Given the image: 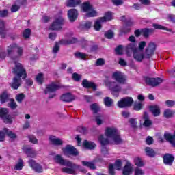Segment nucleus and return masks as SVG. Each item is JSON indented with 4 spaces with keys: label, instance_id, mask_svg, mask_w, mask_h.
I'll use <instances>...</instances> for the list:
<instances>
[{
    "label": "nucleus",
    "instance_id": "obj_1",
    "mask_svg": "<svg viewBox=\"0 0 175 175\" xmlns=\"http://www.w3.org/2000/svg\"><path fill=\"white\" fill-rule=\"evenodd\" d=\"M105 136L108 140L109 139L114 144H121L122 143V138H121L118 130L114 127H107L105 130Z\"/></svg>",
    "mask_w": 175,
    "mask_h": 175
},
{
    "label": "nucleus",
    "instance_id": "obj_2",
    "mask_svg": "<svg viewBox=\"0 0 175 175\" xmlns=\"http://www.w3.org/2000/svg\"><path fill=\"white\" fill-rule=\"evenodd\" d=\"M61 88L59 85L53 82L48 85H45V89L44 90V94L45 95H49V98L50 99H53V98H55L57 96L56 91H58Z\"/></svg>",
    "mask_w": 175,
    "mask_h": 175
},
{
    "label": "nucleus",
    "instance_id": "obj_3",
    "mask_svg": "<svg viewBox=\"0 0 175 175\" xmlns=\"http://www.w3.org/2000/svg\"><path fill=\"white\" fill-rule=\"evenodd\" d=\"M12 73L20 79H27V70H25L24 66L19 62H15V66L13 68Z\"/></svg>",
    "mask_w": 175,
    "mask_h": 175
},
{
    "label": "nucleus",
    "instance_id": "obj_4",
    "mask_svg": "<svg viewBox=\"0 0 175 175\" xmlns=\"http://www.w3.org/2000/svg\"><path fill=\"white\" fill-rule=\"evenodd\" d=\"M14 51H16L17 57H23V54L24 53V49H23V46H21L16 43H12L7 47V54L9 57L13 55Z\"/></svg>",
    "mask_w": 175,
    "mask_h": 175
},
{
    "label": "nucleus",
    "instance_id": "obj_5",
    "mask_svg": "<svg viewBox=\"0 0 175 175\" xmlns=\"http://www.w3.org/2000/svg\"><path fill=\"white\" fill-rule=\"evenodd\" d=\"M75 169H79V172H81L82 173H87V170L73 163H72V167H62L61 170L63 173H67V174H76Z\"/></svg>",
    "mask_w": 175,
    "mask_h": 175
},
{
    "label": "nucleus",
    "instance_id": "obj_6",
    "mask_svg": "<svg viewBox=\"0 0 175 175\" xmlns=\"http://www.w3.org/2000/svg\"><path fill=\"white\" fill-rule=\"evenodd\" d=\"M155 50H157V44L154 42H149L145 49V59H150L155 54Z\"/></svg>",
    "mask_w": 175,
    "mask_h": 175
},
{
    "label": "nucleus",
    "instance_id": "obj_7",
    "mask_svg": "<svg viewBox=\"0 0 175 175\" xmlns=\"http://www.w3.org/2000/svg\"><path fill=\"white\" fill-rule=\"evenodd\" d=\"M65 24V19L62 16H59L58 18H56L53 23L51 25L49 29L51 31H58L62 28V25Z\"/></svg>",
    "mask_w": 175,
    "mask_h": 175
},
{
    "label": "nucleus",
    "instance_id": "obj_8",
    "mask_svg": "<svg viewBox=\"0 0 175 175\" xmlns=\"http://www.w3.org/2000/svg\"><path fill=\"white\" fill-rule=\"evenodd\" d=\"M111 78L118 84H126V76L121 72V71L113 72Z\"/></svg>",
    "mask_w": 175,
    "mask_h": 175
},
{
    "label": "nucleus",
    "instance_id": "obj_9",
    "mask_svg": "<svg viewBox=\"0 0 175 175\" xmlns=\"http://www.w3.org/2000/svg\"><path fill=\"white\" fill-rule=\"evenodd\" d=\"M98 141L100 142L102 148H101V152L103 155H105V157H107L109 155V149L105 146L107 144H109L110 143V139H107L103 135H100L98 137Z\"/></svg>",
    "mask_w": 175,
    "mask_h": 175
},
{
    "label": "nucleus",
    "instance_id": "obj_10",
    "mask_svg": "<svg viewBox=\"0 0 175 175\" xmlns=\"http://www.w3.org/2000/svg\"><path fill=\"white\" fill-rule=\"evenodd\" d=\"M133 98L132 97H124L118 102V106L120 109L124 107H131L133 105Z\"/></svg>",
    "mask_w": 175,
    "mask_h": 175
},
{
    "label": "nucleus",
    "instance_id": "obj_11",
    "mask_svg": "<svg viewBox=\"0 0 175 175\" xmlns=\"http://www.w3.org/2000/svg\"><path fill=\"white\" fill-rule=\"evenodd\" d=\"M105 83L106 87H108L111 92H121L122 88L118 82L105 81Z\"/></svg>",
    "mask_w": 175,
    "mask_h": 175
},
{
    "label": "nucleus",
    "instance_id": "obj_12",
    "mask_svg": "<svg viewBox=\"0 0 175 175\" xmlns=\"http://www.w3.org/2000/svg\"><path fill=\"white\" fill-rule=\"evenodd\" d=\"M53 161L55 163L61 165L62 166H67L68 167H72V163L68 160L63 159L62 156L57 154L53 157Z\"/></svg>",
    "mask_w": 175,
    "mask_h": 175
},
{
    "label": "nucleus",
    "instance_id": "obj_13",
    "mask_svg": "<svg viewBox=\"0 0 175 175\" xmlns=\"http://www.w3.org/2000/svg\"><path fill=\"white\" fill-rule=\"evenodd\" d=\"M28 163L30 167H31L36 173H43V166H42L40 163H37L36 161L30 159L29 160Z\"/></svg>",
    "mask_w": 175,
    "mask_h": 175
},
{
    "label": "nucleus",
    "instance_id": "obj_14",
    "mask_svg": "<svg viewBox=\"0 0 175 175\" xmlns=\"http://www.w3.org/2000/svg\"><path fill=\"white\" fill-rule=\"evenodd\" d=\"M62 151L64 155H73L74 157L79 155V151L71 145H67L65 148H63Z\"/></svg>",
    "mask_w": 175,
    "mask_h": 175
},
{
    "label": "nucleus",
    "instance_id": "obj_15",
    "mask_svg": "<svg viewBox=\"0 0 175 175\" xmlns=\"http://www.w3.org/2000/svg\"><path fill=\"white\" fill-rule=\"evenodd\" d=\"M144 80L148 85H151L152 87H157L163 81L161 78H150L147 77L144 78Z\"/></svg>",
    "mask_w": 175,
    "mask_h": 175
},
{
    "label": "nucleus",
    "instance_id": "obj_16",
    "mask_svg": "<svg viewBox=\"0 0 175 175\" xmlns=\"http://www.w3.org/2000/svg\"><path fill=\"white\" fill-rule=\"evenodd\" d=\"M67 15L70 23H75L77 20V17H79V12L77 10L72 8L68 11Z\"/></svg>",
    "mask_w": 175,
    "mask_h": 175
},
{
    "label": "nucleus",
    "instance_id": "obj_17",
    "mask_svg": "<svg viewBox=\"0 0 175 175\" xmlns=\"http://www.w3.org/2000/svg\"><path fill=\"white\" fill-rule=\"evenodd\" d=\"M60 100L62 102H66L67 103H70V102H73L76 100V96L72 94V93H65L62 94L60 97Z\"/></svg>",
    "mask_w": 175,
    "mask_h": 175
},
{
    "label": "nucleus",
    "instance_id": "obj_18",
    "mask_svg": "<svg viewBox=\"0 0 175 175\" xmlns=\"http://www.w3.org/2000/svg\"><path fill=\"white\" fill-rule=\"evenodd\" d=\"M49 143L51 146L58 147L64 144V141L55 135H51L49 136Z\"/></svg>",
    "mask_w": 175,
    "mask_h": 175
},
{
    "label": "nucleus",
    "instance_id": "obj_19",
    "mask_svg": "<svg viewBox=\"0 0 175 175\" xmlns=\"http://www.w3.org/2000/svg\"><path fill=\"white\" fill-rule=\"evenodd\" d=\"M23 150L25 154H27L29 158H36V155H38L36 150H33V148L31 146H24Z\"/></svg>",
    "mask_w": 175,
    "mask_h": 175
},
{
    "label": "nucleus",
    "instance_id": "obj_20",
    "mask_svg": "<svg viewBox=\"0 0 175 175\" xmlns=\"http://www.w3.org/2000/svg\"><path fill=\"white\" fill-rule=\"evenodd\" d=\"M133 173V165L131 162L127 161L123 168V175H131Z\"/></svg>",
    "mask_w": 175,
    "mask_h": 175
},
{
    "label": "nucleus",
    "instance_id": "obj_21",
    "mask_svg": "<svg viewBox=\"0 0 175 175\" xmlns=\"http://www.w3.org/2000/svg\"><path fill=\"white\" fill-rule=\"evenodd\" d=\"M138 49H139V48H137L136 43H129L125 47V51H126V54L129 55H131V54H133Z\"/></svg>",
    "mask_w": 175,
    "mask_h": 175
},
{
    "label": "nucleus",
    "instance_id": "obj_22",
    "mask_svg": "<svg viewBox=\"0 0 175 175\" xmlns=\"http://www.w3.org/2000/svg\"><path fill=\"white\" fill-rule=\"evenodd\" d=\"M134 59H136L137 62H142L144 58H146V53H143L142 50L138 49L136 52L133 53Z\"/></svg>",
    "mask_w": 175,
    "mask_h": 175
},
{
    "label": "nucleus",
    "instance_id": "obj_23",
    "mask_svg": "<svg viewBox=\"0 0 175 175\" xmlns=\"http://www.w3.org/2000/svg\"><path fill=\"white\" fill-rule=\"evenodd\" d=\"M163 163H165V165H168L169 166H172V165H173V162L174 161V157L173 156V154H165L163 157Z\"/></svg>",
    "mask_w": 175,
    "mask_h": 175
},
{
    "label": "nucleus",
    "instance_id": "obj_24",
    "mask_svg": "<svg viewBox=\"0 0 175 175\" xmlns=\"http://www.w3.org/2000/svg\"><path fill=\"white\" fill-rule=\"evenodd\" d=\"M20 85H21V78L18 77H14L11 83V88H13V90H18Z\"/></svg>",
    "mask_w": 175,
    "mask_h": 175
},
{
    "label": "nucleus",
    "instance_id": "obj_25",
    "mask_svg": "<svg viewBox=\"0 0 175 175\" xmlns=\"http://www.w3.org/2000/svg\"><path fill=\"white\" fill-rule=\"evenodd\" d=\"M150 110L154 117H159V116H161V108L159 107V106H151L150 107Z\"/></svg>",
    "mask_w": 175,
    "mask_h": 175
},
{
    "label": "nucleus",
    "instance_id": "obj_26",
    "mask_svg": "<svg viewBox=\"0 0 175 175\" xmlns=\"http://www.w3.org/2000/svg\"><path fill=\"white\" fill-rule=\"evenodd\" d=\"M143 118L144 121V126L148 128V126H151V125H152V122L151 120H150V117L148 116V113H147V112L144 113Z\"/></svg>",
    "mask_w": 175,
    "mask_h": 175
},
{
    "label": "nucleus",
    "instance_id": "obj_27",
    "mask_svg": "<svg viewBox=\"0 0 175 175\" xmlns=\"http://www.w3.org/2000/svg\"><path fill=\"white\" fill-rule=\"evenodd\" d=\"M82 85L84 88H92V90H96V85L94 82H91L87 79H84L82 81Z\"/></svg>",
    "mask_w": 175,
    "mask_h": 175
},
{
    "label": "nucleus",
    "instance_id": "obj_28",
    "mask_svg": "<svg viewBox=\"0 0 175 175\" xmlns=\"http://www.w3.org/2000/svg\"><path fill=\"white\" fill-rule=\"evenodd\" d=\"M0 36L3 39L6 36V25L2 20L0 21Z\"/></svg>",
    "mask_w": 175,
    "mask_h": 175
},
{
    "label": "nucleus",
    "instance_id": "obj_29",
    "mask_svg": "<svg viewBox=\"0 0 175 175\" xmlns=\"http://www.w3.org/2000/svg\"><path fill=\"white\" fill-rule=\"evenodd\" d=\"M100 21L106 23V21H111L113 20V14L111 12H107L105 14L103 17L100 18Z\"/></svg>",
    "mask_w": 175,
    "mask_h": 175
},
{
    "label": "nucleus",
    "instance_id": "obj_30",
    "mask_svg": "<svg viewBox=\"0 0 175 175\" xmlns=\"http://www.w3.org/2000/svg\"><path fill=\"white\" fill-rule=\"evenodd\" d=\"M134 164L137 167H143L144 166V161H143V159L142 158L137 157L134 158L133 160Z\"/></svg>",
    "mask_w": 175,
    "mask_h": 175
},
{
    "label": "nucleus",
    "instance_id": "obj_31",
    "mask_svg": "<svg viewBox=\"0 0 175 175\" xmlns=\"http://www.w3.org/2000/svg\"><path fill=\"white\" fill-rule=\"evenodd\" d=\"M145 152L147 157H150V158H154L157 155V152L150 147L145 148Z\"/></svg>",
    "mask_w": 175,
    "mask_h": 175
},
{
    "label": "nucleus",
    "instance_id": "obj_32",
    "mask_svg": "<svg viewBox=\"0 0 175 175\" xmlns=\"http://www.w3.org/2000/svg\"><path fill=\"white\" fill-rule=\"evenodd\" d=\"M81 3V1L80 0H68L67 6L69 8H76V6H79Z\"/></svg>",
    "mask_w": 175,
    "mask_h": 175
},
{
    "label": "nucleus",
    "instance_id": "obj_33",
    "mask_svg": "<svg viewBox=\"0 0 175 175\" xmlns=\"http://www.w3.org/2000/svg\"><path fill=\"white\" fill-rule=\"evenodd\" d=\"M83 144V146L85 148H88V150H94V148L96 147V145L95 144V143L92 142H88L87 140H85Z\"/></svg>",
    "mask_w": 175,
    "mask_h": 175
},
{
    "label": "nucleus",
    "instance_id": "obj_34",
    "mask_svg": "<svg viewBox=\"0 0 175 175\" xmlns=\"http://www.w3.org/2000/svg\"><path fill=\"white\" fill-rule=\"evenodd\" d=\"M95 121H96L97 125H98V126L102 125L103 124V122H105V116H103V115H102V114H97L95 116Z\"/></svg>",
    "mask_w": 175,
    "mask_h": 175
},
{
    "label": "nucleus",
    "instance_id": "obj_35",
    "mask_svg": "<svg viewBox=\"0 0 175 175\" xmlns=\"http://www.w3.org/2000/svg\"><path fill=\"white\" fill-rule=\"evenodd\" d=\"M73 43H77V38H71L69 40H62L60 44H72Z\"/></svg>",
    "mask_w": 175,
    "mask_h": 175
},
{
    "label": "nucleus",
    "instance_id": "obj_36",
    "mask_svg": "<svg viewBox=\"0 0 175 175\" xmlns=\"http://www.w3.org/2000/svg\"><path fill=\"white\" fill-rule=\"evenodd\" d=\"M81 163L83 166H86L87 167H89V169H92V170H95L96 169V167L95 166V163L94 162H90V161H81Z\"/></svg>",
    "mask_w": 175,
    "mask_h": 175
},
{
    "label": "nucleus",
    "instance_id": "obj_37",
    "mask_svg": "<svg viewBox=\"0 0 175 175\" xmlns=\"http://www.w3.org/2000/svg\"><path fill=\"white\" fill-rule=\"evenodd\" d=\"M142 35L144 36V38L148 37L149 35H151L154 32L153 29H142L141 30Z\"/></svg>",
    "mask_w": 175,
    "mask_h": 175
},
{
    "label": "nucleus",
    "instance_id": "obj_38",
    "mask_svg": "<svg viewBox=\"0 0 175 175\" xmlns=\"http://www.w3.org/2000/svg\"><path fill=\"white\" fill-rule=\"evenodd\" d=\"M102 23H103V21H100V18L95 21L94 25L95 31H100L102 29Z\"/></svg>",
    "mask_w": 175,
    "mask_h": 175
},
{
    "label": "nucleus",
    "instance_id": "obj_39",
    "mask_svg": "<svg viewBox=\"0 0 175 175\" xmlns=\"http://www.w3.org/2000/svg\"><path fill=\"white\" fill-rule=\"evenodd\" d=\"M75 57L79 59H87L88 55L81 52H76L75 53Z\"/></svg>",
    "mask_w": 175,
    "mask_h": 175
},
{
    "label": "nucleus",
    "instance_id": "obj_40",
    "mask_svg": "<svg viewBox=\"0 0 175 175\" xmlns=\"http://www.w3.org/2000/svg\"><path fill=\"white\" fill-rule=\"evenodd\" d=\"M23 167H24V161H23L21 159H19L17 163L15 165L14 169L15 170H21Z\"/></svg>",
    "mask_w": 175,
    "mask_h": 175
},
{
    "label": "nucleus",
    "instance_id": "obj_41",
    "mask_svg": "<svg viewBox=\"0 0 175 175\" xmlns=\"http://www.w3.org/2000/svg\"><path fill=\"white\" fill-rule=\"evenodd\" d=\"M96 16H98V12H96L93 7L86 14V17H96Z\"/></svg>",
    "mask_w": 175,
    "mask_h": 175
},
{
    "label": "nucleus",
    "instance_id": "obj_42",
    "mask_svg": "<svg viewBox=\"0 0 175 175\" xmlns=\"http://www.w3.org/2000/svg\"><path fill=\"white\" fill-rule=\"evenodd\" d=\"M113 99H111V98L110 97H105L104 98V104L107 107H111V106H113Z\"/></svg>",
    "mask_w": 175,
    "mask_h": 175
},
{
    "label": "nucleus",
    "instance_id": "obj_43",
    "mask_svg": "<svg viewBox=\"0 0 175 175\" xmlns=\"http://www.w3.org/2000/svg\"><path fill=\"white\" fill-rule=\"evenodd\" d=\"M152 27L155 28V29H163V31H167L168 32H172V29L167 28L166 27L162 26L158 24H153Z\"/></svg>",
    "mask_w": 175,
    "mask_h": 175
},
{
    "label": "nucleus",
    "instance_id": "obj_44",
    "mask_svg": "<svg viewBox=\"0 0 175 175\" xmlns=\"http://www.w3.org/2000/svg\"><path fill=\"white\" fill-rule=\"evenodd\" d=\"M9 100V94L7 93H3L0 96V102L1 103H5V102H8Z\"/></svg>",
    "mask_w": 175,
    "mask_h": 175
},
{
    "label": "nucleus",
    "instance_id": "obj_45",
    "mask_svg": "<svg viewBox=\"0 0 175 175\" xmlns=\"http://www.w3.org/2000/svg\"><path fill=\"white\" fill-rule=\"evenodd\" d=\"M36 80L38 84H43V81H44V77H43V74L39 73L36 76Z\"/></svg>",
    "mask_w": 175,
    "mask_h": 175
},
{
    "label": "nucleus",
    "instance_id": "obj_46",
    "mask_svg": "<svg viewBox=\"0 0 175 175\" xmlns=\"http://www.w3.org/2000/svg\"><path fill=\"white\" fill-rule=\"evenodd\" d=\"M9 114V110L6 108H0V117L3 118Z\"/></svg>",
    "mask_w": 175,
    "mask_h": 175
},
{
    "label": "nucleus",
    "instance_id": "obj_47",
    "mask_svg": "<svg viewBox=\"0 0 175 175\" xmlns=\"http://www.w3.org/2000/svg\"><path fill=\"white\" fill-rule=\"evenodd\" d=\"M92 25V23L88 21L85 23H83L80 25V28L82 29H90Z\"/></svg>",
    "mask_w": 175,
    "mask_h": 175
},
{
    "label": "nucleus",
    "instance_id": "obj_48",
    "mask_svg": "<svg viewBox=\"0 0 175 175\" xmlns=\"http://www.w3.org/2000/svg\"><path fill=\"white\" fill-rule=\"evenodd\" d=\"M146 172H144V170L139 168V167H135L134 170V175H145Z\"/></svg>",
    "mask_w": 175,
    "mask_h": 175
},
{
    "label": "nucleus",
    "instance_id": "obj_49",
    "mask_svg": "<svg viewBox=\"0 0 175 175\" xmlns=\"http://www.w3.org/2000/svg\"><path fill=\"white\" fill-rule=\"evenodd\" d=\"M90 109L92 110V111H93V113H98V111H99V110H100V108L99 107V105H98V104L94 103L90 105Z\"/></svg>",
    "mask_w": 175,
    "mask_h": 175
},
{
    "label": "nucleus",
    "instance_id": "obj_50",
    "mask_svg": "<svg viewBox=\"0 0 175 175\" xmlns=\"http://www.w3.org/2000/svg\"><path fill=\"white\" fill-rule=\"evenodd\" d=\"M129 32H131V28L128 27L126 25L120 29V35H126V33H129Z\"/></svg>",
    "mask_w": 175,
    "mask_h": 175
},
{
    "label": "nucleus",
    "instance_id": "obj_51",
    "mask_svg": "<svg viewBox=\"0 0 175 175\" xmlns=\"http://www.w3.org/2000/svg\"><path fill=\"white\" fill-rule=\"evenodd\" d=\"M82 8L83 12H88L89 10H91V8H92V5H91L90 3H84L82 5Z\"/></svg>",
    "mask_w": 175,
    "mask_h": 175
},
{
    "label": "nucleus",
    "instance_id": "obj_52",
    "mask_svg": "<svg viewBox=\"0 0 175 175\" xmlns=\"http://www.w3.org/2000/svg\"><path fill=\"white\" fill-rule=\"evenodd\" d=\"M2 119L5 124H12V122H13V120H12V116H10V115L9 114L2 118Z\"/></svg>",
    "mask_w": 175,
    "mask_h": 175
},
{
    "label": "nucleus",
    "instance_id": "obj_53",
    "mask_svg": "<svg viewBox=\"0 0 175 175\" xmlns=\"http://www.w3.org/2000/svg\"><path fill=\"white\" fill-rule=\"evenodd\" d=\"M8 132V129L4 128L3 130L0 131V142H3L5 140V136Z\"/></svg>",
    "mask_w": 175,
    "mask_h": 175
},
{
    "label": "nucleus",
    "instance_id": "obj_54",
    "mask_svg": "<svg viewBox=\"0 0 175 175\" xmlns=\"http://www.w3.org/2000/svg\"><path fill=\"white\" fill-rule=\"evenodd\" d=\"M129 122L132 128H137V122L136 121V118H130L129 120Z\"/></svg>",
    "mask_w": 175,
    "mask_h": 175
},
{
    "label": "nucleus",
    "instance_id": "obj_55",
    "mask_svg": "<svg viewBox=\"0 0 175 175\" xmlns=\"http://www.w3.org/2000/svg\"><path fill=\"white\" fill-rule=\"evenodd\" d=\"M173 114L174 113L170 109H165L164 111V117H165V118H171V117H173Z\"/></svg>",
    "mask_w": 175,
    "mask_h": 175
},
{
    "label": "nucleus",
    "instance_id": "obj_56",
    "mask_svg": "<svg viewBox=\"0 0 175 175\" xmlns=\"http://www.w3.org/2000/svg\"><path fill=\"white\" fill-rule=\"evenodd\" d=\"M134 110L139 111L143 109V103H135L133 105Z\"/></svg>",
    "mask_w": 175,
    "mask_h": 175
},
{
    "label": "nucleus",
    "instance_id": "obj_57",
    "mask_svg": "<svg viewBox=\"0 0 175 175\" xmlns=\"http://www.w3.org/2000/svg\"><path fill=\"white\" fill-rule=\"evenodd\" d=\"M8 106L9 107H10V109H12V110L17 109V103H16L14 99L10 100V103L8 104Z\"/></svg>",
    "mask_w": 175,
    "mask_h": 175
},
{
    "label": "nucleus",
    "instance_id": "obj_58",
    "mask_svg": "<svg viewBox=\"0 0 175 175\" xmlns=\"http://www.w3.org/2000/svg\"><path fill=\"white\" fill-rule=\"evenodd\" d=\"M105 36L107 38V39H113V38H114V32H113L111 30H109L108 31L105 32Z\"/></svg>",
    "mask_w": 175,
    "mask_h": 175
},
{
    "label": "nucleus",
    "instance_id": "obj_59",
    "mask_svg": "<svg viewBox=\"0 0 175 175\" xmlns=\"http://www.w3.org/2000/svg\"><path fill=\"white\" fill-rule=\"evenodd\" d=\"M23 36L25 39H28L31 36V29H26L23 33Z\"/></svg>",
    "mask_w": 175,
    "mask_h": 175
},
{
    "label": "nucleus",
    "instance_id": "obj_60",
    "mask_svg": "<svg viewBox=\"0 0 175 175\" xmlns=\"http://www.w3.org/2000/svg\"><path fill=\"white\" fill-rule=\"evenodd\" d=\"M114 167L116 170H121V167H122V162L121 160H118L115 162Z\"/></svg>",
    "mask_w": 175,
    "mask_h": 175
},
{
    "label": "nucleus",
    "instance_id": "obj_61",
    "mask_svg": "<svg viewBox=\"0 0 175 175\" xmlns=\"http://www.w3.org/2000/svg\"><path fill=\"white\" fill-rule=\"evenodd\" d=\"M24 98H25V95L21 93L16 96V99L18 103H21L23 100H24Z\"/></svg>",
    "mask_w": 175,
    "mask_h": 175
},
{
    "label": "nucleus",
    "instance_id": "obj_62",
    "mask_svg": "<svg viewBox=\"0 0 175 175\" xmlns=\"http://www.w3.org/2000/svg\"><path fill=\"white\" fill-rule=\"evenodd\" d=\"M5 133L10 137V139H16L17 137V135H16V133H13L12 131H9V129H8V132Z\"/></svg>",
    "mask_w": 175,
    "mask_h": 175
},
{
    "label": "nucleus",
    "instance_id": "obj_63",
    "mask_svg": "<svg viewBox=\"0 0 175 175\" xmlns=\"http://www.w3.org/2000/svg\"><path fill=\"white\" fill-rule=\"evenodd\" d=\"M72 79L75 81H80L81 80V75L75 72L72 74Z\"/></svg>",
    "mask_w": 175,
    "mask_h": 175
},
{
    "label": "nucleus",
    "instance_id": "obj_64",
    "mask_svg": "<svg viewBox=\"0 0 175 175\" xmlns=\"http://www.w3.org/2000/svg\"><path fill=\"white\" fill-rule=\"evenodd\" d=\"M174 105H175L174 100H167L165 101V105L167 106V107H173Z\"/></svg>",
    "mask_w": 175,
    "mask_h": 175
}]
</instances>
